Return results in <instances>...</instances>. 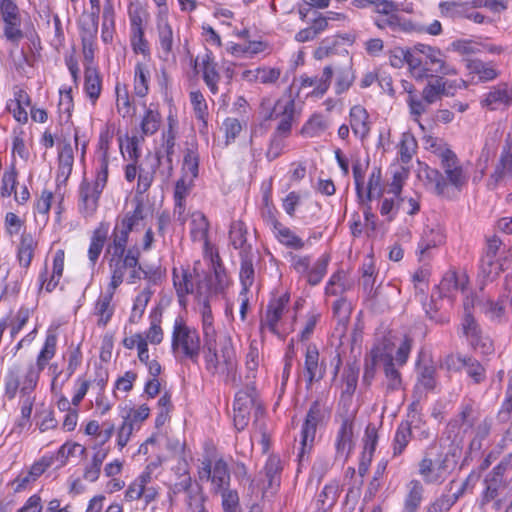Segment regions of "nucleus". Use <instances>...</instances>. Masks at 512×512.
Listing matches in <instances>:
<instances>
[{
  "instance_id": "nucleus-59",
  "label": "nucleus",
  "mask_w": 512,
  "mask_h": 512,
  "mask_svg": "<svg viewBox=\"0 0 512 512\" xmlns=\"http://www.w3.org/2000/svg\"><path fill=\"white\" fill-rule=\"evenodd\" d=\"M199 154L196 148L190 147L185 150L183 163H182V175L195 180L199 175Z\"/></svg>"
},
{
  "instance_id": "nucleus-27",
  "label": "nucleus",
  "mask_w": 512,
  "mask_h": 512,
  "mask_svg": "<svg viewBox=\"0 0 512 512\" xmlns=\"http://www.w3.org/2000/svg\"><path fill=\"white\" fill-rule=\"evenodd\" d=\"M389 62L391 66L400 68L404 63L409 67V71L414 79L422 78L424 75L418 55L414 54L410 50H404L402 48H396L390 52Z\"/></svg>"
},
{
  "instance_id": "nucleus-35",
  "label": "nucleus",
  "mask_w": 512,
  "mask_h": 512,
  "mask_svg": "<svg viewBox=\"0 0 512 512\" xmlns=\"http://www.w3.org/2000/svg\"><path fill=\"white\" fill-rule=\"evenodd\" d=\"M340 495V486L336 482L326 484L318 493L314 501L315 512H327L337 502Z\"/></svg>"
},
{
  "instance_id": "nucleus-13",
  "label": "nucleus",
  "mask_w": 512,
  "mask_h": 512,
  "mask_svg": "<svg viewBox=\"0 0 512 512\" xmlns=\"http://www.w3.org/2000/svg\"><path fill=\"white\" fill-rule=\"evenodd\" d=\"M463 333L471 348L481 354L490 355L494 352V345L489 336L484 335L473 315H467L462 320Z\"/></svg>"
},
{
  "instance_id": "nucleus-15",
  "label": "nucleus",
  "mask_w": 512,
  "mask_h": 512,
  "mask_svg": "<svg viewBox=\"0 0 512 512\" xmlns=\"http://www.w3.org/2000/svg\"><path fill=\"white\" fill-rule=\"evenodd\" d=\"M510 179H512V137L508 136L502 146L495 169L490 175L488 186L496 188Z\"/></svg>"
},
{
  "instance_id": "nucleus-53",
  "label": "nucleus",
  "mask_w": 512,
  "mask_h": 512,
  "mask_svg": "<svg viewBox=\"0 0 512 512\" xmlns=\"http://www.w3.org/2000/svg\"><path fill=\"white\" fill-rule=\"evenodd\" d=\"M273 234L278 242L287 248L301 250L305 247V241L284 224L274 230Z\"/></svg>"
},
{
  "instance_id": "nucleus-48",
  "label": "nucleus",
  "mask_w": 512,
  "mask_h": 512,
  "mask_svg": "<svg viewBox=\"0 0 512 512\" xmlns=\"http://www.w3.org/2000/svg\"><path fill=\"white\" fill-rule=\"evenodd\" d=\"M394 349L395 345L392 340L388 337H384L379 340L370 350L369 355L377 360L382 365L390 364L394 362Z\"/></svg>"
},
{
  "instance_id": "nucleus-16",
  "label": "nucleus",
  "mask_w": 512,
  "mask_h": 512,
  "mask_svg": "<svg viewBox=\"0 0 512 512\" xmlns=\"http://www.w3.org/2000/svg\"><path fill=\"white\" fill-rule=\"evenodd\" d=\"M421 68L424 75L422 78L415 79L416 81H424L429 77L441 74V75H457L458 71L455 66L448 63L443 55L442 51H438V54H430L427 58H422L418 55Z\"/></svg>"
},
{
  "instance_id": "nucleus-56",
  "label": "nucleus",
  "mask_w": 512,
  "mask_h": 512,
  "mask_svg": "<svg viewBox=\"0 0 512 512\" xmlns=\"http://www.w3.org/2000/svg\"><path fill=\"white\" fill-rule=\"evenodd\" d=\"M426 86L423 88L422 97L426 104H433L444 96L441 74L429 77Z\"/></svg>"
},
{
  "instance_id": "nucleus-32",
  "label": "nucleus",
  "mask_w": 512,
  "mask_h": 512,
  "mask_svg": "<svg viewBox=\"0 0 512 512\" xmlns=\"http://www.w3.org/2000/svg\"><path fill=\"white\" fill-rule=\"evenodd\" d=\"M350 126L355 136L365 139L370 133L369 114L361 105H354L350 109Z\"/></svg>"
},
{
  "instance_id": "nucleus-31",
  "label": "nucleus",
  "mask_w": 512,
  "mask_h": 512,
  "mask_svg": "<svg viewBox=\"0 0 512 512\" xmlns=\"http://www.w3.org/2000/svg\"><path fill=\"white\" fill-rule=\"evenodd\" d=\"M200 66L203 81L207 85L209 91L213 95H216L219 91L218 83L221 77L217 69V63L215 62L211 52H207L203 55Z\"/></svg>"
},
{
  "instance_id": "nucleus-9",
  "label": "nucleus",
  "mask_w": 512,
  "mask_h": 512,
  "mask_svg": "<svg viewBox=\"0 0 512 512\" xmlns=\"http://www.w3.org/2000/svg\"><path fill=\"white\" fill-rule=\"evenodd\" d=\"M197 474L200 481L211 483V491L215 494L227 490L230 486V470L223 458L214 461L204 458L198 467Z\"/></svg>"
},
{
  "instance_id": "nucleus-25",
  "label": "nucleus",
  "mask_w": 512,
  "mask_h": 512,
  "mask_svg": "<svg viewBox=\"0 0 512 512\" xmlns=\"http://www.w3.org/2000/svg\"><path fill=\"white\" fill-rule=\"evenodd\" d=\"M233 408L246 409L249 411L254 409L256 414L262 413L263 408L258 401V394L254 381L248 380L245 386L236 393Z\"/></svg>"
},
{
  "instance_id": "nucleus-49",
  "label": "nucleus",
  "mask_w": 512,
  "mask_h": 512,
  "mask_svg": "<svg viewBox=\"0 0 512 512\" xmlns=\"http://www.w3.org/2000/svg\"><path fill=\"white\" fill-rule=\"evenodd\" d=\"M115 33V10L111 0H106L102 13L101 39L108 44Z\"/></svg>"
},
{
  "instance_id": "nucleus-7",
  "label": "nucleus",
  "mask_w": 512,
  "mask_h": 512,
  "mask_svg": "<svg viewBox=\"0 0 512 512\" xmlns=\"http://www.w3.org/2000/svg\"><path fill=\"white\" fill-rule=\"evenodd\" d=\"M287 258L291 268L311 286H316L323 280L331 260L327 253L322 254L315 262H312L310 255L293 252L288 253Z\"/></svg>"
},
{
  "instance_id": "nucleus-64",
  "label": "nucleus",
  "mask_w": 512,
  "mask_h": 512,
  "mask_svg": "<svg viewBox=\"0 0 512 512\" xmlns=\"http://www.w3.org/2000/svg\"><path fill=\"white\" fill-rule=\"evenodd\" d=\"M327 128V123L324 117L320 114H314L302 126L300 133L309 138L319 136Z\"/></svg>"
},
{
  "instance_id": "nucleus-40",
  "label": "nucleus",
  "mask_w": 512,
  "mask_h": 512,
  "mask_svg": "<svg viewBox=\"0 0 512 512\" xmlns=\"http://www.w3.org/2000/svg\"><path fill=\"white\" fill-rule=\"evenodd\" d=\"M466 282L467 278L465 276H462L460 279L456 272L449 271L443 276L441 282L435 289L437 290L439 298H452L454 292L464 290Z\"/></svg>"
},
{
  "instance_id": "nucleus-52",
  "label": "nucleus",
  "mask_w": 512,
  "mask_h": 512,
  "mask_svg": "<svg viewBox=\"0 0 512 512\" xmlns=\"http://www.w3.org/2000/svg\"><path fill=\"white\" fill-rule=\"evenodd\" d=\"M436 383V369L432 365H425L419 370L414 394L432 391L436 387Z\"/></svg>"
},
{
  "instance_id": "nucleus-42",
  "label": "nucleus",
  "mask_w": 512,
  "mask_h": 512,
  "mask_svg": "<svg viewBox=\"0 0 512 512\" xmlns=\"http://www.w3.org/2000/svg\"><path fill=\"white\" fill-rule=\"evenodd\" d=\"M353 288L352 280L343 270L335 271L329 278L325 286L326 296H342Z\"/></svg>"
},
{
  "instance_id": "nucleus-63",
  "label": "nucleus",
  "mask_w": 512,
  "mask_h": 512,
  "mask_svg": "<svg viewBox=\"0 0 512 512\" xmlns=\"http://www.w3.org/2000/svg\"><path fill=\"white\" fill-rule=\"evenodd\" d=\"M4 23L3 33L7 41L13 45H18L24 38V33L21 29V17H15L2 20Z\"/></svg>"
},
{
  "instance_id": "nucleus-3",
  "label": "nucleus",
  "mask_w": 512,
  "mask_h": 512,
  "mask_svg": "<svg viewBox=\"0 0 512 512\" xmlns=\"http://www.w3.org/2000/svg\"><path fill=\"white\" fill-rule=\"evenodd\" d=\"M127 246V241L115 238H109L106 245L104 258L110 271L109 284L112 288H118L123 283L127 271H129L127 280L129 284H134L141 278V251L136 245Z\"/></svg>"
},
{
  "instance_id": "nucleus-23",
  "label": "nucleus",
  "mask_w": 512,
  "mask_h": 512,
  "mask_svg": "<svg viewBox=\"0 0 512 512\" xmlns=\"http://www.w3.org/2000/svg\"><path fill=\"white\" fill-rule=\"evenodd\" d=\"M304 371L308 389L314 381H320L325 375V367L319 363V351L316 345L309 344L306 348Z\"/></svg>"
},
{
  "instance_id": "nucleus-33",
  "label": "nucleus",
  "mask_w": 512,
  "mask_h": 512,
  "mask_svg": "<svg viewBox=\"0 0 512 512\" xmlns=\"http://www.w3.org/2000/svg\"><path fill=\"white\" fill-rule=\"evenodd\" d=\"M281 109L280 121L273 134L288 138L291 134L292 124L295 118V101L290 99L283 105L280 101L276 104V109Z\"/></svg>"
},
{
  "instance_id": "nucleus-18",
  "label": "nucleus",
  "mask_w": 512,
  "mask_h": 512,
  "mask_svg": "<svg viewBox=\"0 0 512 512\" xmlns=\"http://www.w3.org/2000/svg\"><path fill=\"white\" fill-rule=\"evenodd\" d=\"M480 416L479 408L473 400L469 399L460 404L458 414L455 418L450 420L448 425L452 428L462 430L463 433H467L474 429L475 425L480 420Z\"/></svg>"
},
{
  "instance_id": "nucleus-6",
  "label": "nucleus",
  "mask_w": 512,
  "mask_h": 512,
  "mask_svg": "<svg viewBox=\"0 0 512 512\" xmlns=\"http://www.w3.org/2000/svg\"><path fill=\"white\" fill-rule=\"evenodd\" d=\"M201 349V339L197 329L188 325L182 316H177L171 335V351L175 358L180 361L190 360L197 364Z\"/></svg>"
},
{
  "instance_id": "nucleus-17",
  "label": "nucleus",
  "mask_w": 512,
  "mask_h": 512,
  "mask_svg": "<svg viewBox=\"0 0 512 512\" xmlns=\"http://www.w3.org/2000/svg\"><path fill=\"white\" fill-rule=\"evenodd\" d=\"M480 104L490 111L504 109L512 104V89L507 83L492 86L482 95Z\"/></svg>"
},
{
  "instance_id": "nucleus-51",
  "label": "nucleus",
  "mask_w": 512,
  "mask_h": 512,
  "mask_svg": "<svg viewBox=\"0 0 512 512\" xmlns=\"http://www.w3.org/2000/svg\"><path fill=\"white\" fill-rule=\"evenodd\" d=\"M194 180L186 176H181V178L176 182L174 189V213L182 216L185 212V199L193 186Z\"/></svg>"
},
{
  "instance_id": "nucleus-20",
  "label": "nucleus",
  "mask_w": 512,
  "mask_h": 512,
  "mask_svg": "<svg viewBox=\"0 0 512 512\" xmlns=\"http://www.w3.org/2000/svg\"><path fill=\"white\" fill-rule=\"evenodd\" d=\"M445 241V235L439 227H425L422 231L417 245L416 254L420 261L428 259L432 255V250L442 245Z\"/></svg>"
},
{
  "instance_id": "nucleus-61",
  "label": "nucleus",
  "mask_w": 512,
  "mask_h": 512,
  "mask_svg": "<svg viewBox=\"0 0 512 512\" xmlns=\"http://www.w3.org/2000/svg\"><path fill=\"white\" fill-rule=\"evenodd\" d=\"M438 8L441 17L458 20L466 15L467 2L442 1L439 3Z\"/></svg>"
},
{
  "instance_id": "nucleus-41",
  "label": "nucleus",
  "mask_w": 512,
  "mask_h": 512,
  "mask_svg": "<svg viewBox=\"0 0 512 512\" xmlns=\"http://www.w3.org/2000/svg\"><path fill=\"white\" fill-rule=\"evenodd\" d=\"M457 361L474 384L479 385L486 381V369L480 361L474 357L460 354L457 355Z\"/></svg>"
},
{
  "instance_id": "nucleus-4",
  "label": "nucleus",
  "mask_w": 512,
  "mask_h": 512,
  "mask_svg": "<svg viewBox=\"0 0 512 512\" xmlns=\"http://www.w3.org/2000/svg\"><path fill=\"white\" fill-rule=\"evenodd\" d=\"M460 454L458 447L443 451L436 442H432L418 463V474L427 485H442L456 469Z\"/></svg>"
},
{
  "instance_id": "nucleus-43",
  "label": "nucleus",
  "mask_w": 512,
  "mask_h": 512,
  "mask_svg": "<svg viewBox=\"0 0 512 512\" xmlns=\"http://www.w3.org/2000/svg\"><path fill=\"white\" fill-rule=\"evenodd\" d=\"M176 131L171 124L164 134L163 148L165 151V169L160 171L164 180L170 179L173 174V155L175 154Z\"/></svg>"
},
{
  "instance_id": "nucleus-14",
  "label": "nucleus",
  "mask_w": 512,
  "mask_h": 512,
  "mask_svg": "<svg viewBox=\"0 0 512 512\" xmlns=\"http://www.w3.org/2000/svg\"><path fill=\"white\" fill-rule=\"evenodd\" d=\"M196 268L191 270L189 267H174L172 270L173 285L179 299V303L184 304L186 296L195 291L202 294L201 283L195 285L194 277L197 276Z\"/></svg>"
},
{
  "instance_id": "nucleus-55",
  "label": "nucleus",
  "mask_w": 512,
  "mask_h": 512,
  "mask_svg": "<svg viewBox=\"0 0 512 512\" xmlns=\"http://www.w3.org/2000/svg\"><path fill=\"white\" fill-rule=\"evenodd\" d=\"M247 231L242 222H233L229 231V239L235 249L240 250L241 253L252 254V249L247 244L246 238Z\"/></svg>"
},
{
  "instance_id": "nucleus-34",
  "label": "nucleus",
  "mask_w": 512,
  "mask_h": 512,
  "mask_svg": "<svg viewBox=\"0 0 512 512\" xmlns=\"http://www.w3.org/2000/svg\"><path fill=\"white\" fill-rule=\"evenodd\" d=\"M157 33L160 49L165 58L173 52L174 33L172 26L169 24L167 15H158L157 17Z\"/></svg>"
},
{
  "instance_id": "nucleus-44",
  "label": "nucleus",
  "mask_w": 512,
  "mask_h": 512,
  "mask_svg": "<svg viewBox=\"0 0 512 512\" xmlns=\"http://www.w3.org/2000/svg\"><path fill=\"white\" fill-rule=\"evenodd\" d=\"M412 428L410 421H401L398 425L392 442V456L398 457L403 454L412 439Z\"/></svg>"
},
{
  "instance_id": "nucleus-39",
  "label": "nucleus",
  "mask_w": 512,
  "mask_h": 512,
  "mask_svg": "<svg viewBox=\"0 0 512 512\" xmlns=\"http://www.w3.org/2000/svg\"><path fill=\"white\" fill-rule=\"evenodd\" d=\"M189 97L195 117L201 122L199 132L201 134H207L209 111L206 99L199 90L191 91Z\"/></svg>"
},
{
  "instance_id": "nucleus-1",
  "label": "nucleus",
  "mask_w": 512,
  "mask_h": 512,
  "mask_svg": "<svg viewBox=\"0 0 512 512\" xmlns=\"http://www.w3.org/2000/svg\"><path fill=\"white\" fill-rule=\"evenodd\" d=\"M57 350V336L48 332L36 361H30L27 365L15 363L11 365L4 377V395L8 400H13L16 395L33 394L39 383L42 371L54 358Z\"/></svg>"
},
{
  "instance_id": "nucleus-2",
  "label": "nucleus",
  "mask_w": 512,
  "mask_h": 512,
  "mask_svg": "<svg viewBox=\"0 0 512 512\" xmlns=\"http://www.w3.org/2000/svg\"><path fill=\"white\" fill-rule=\"evenodd\" d=\"M443 175L437 169L425 166L419 171V177L425 185L434 189L439 196L450 197L455 191L459 192L468 182V175L459 163L457 155L449 148L441 150L438 154Z\"/></svg>"
},
{
  "instance_id": "nucleus-11",
  "label": "nucleus",
  "mask_w": 512,
  "mask_h": 512,
  "mask_svg": "<svg viewBox=\"0 0 512 512\" xmlns=\"http://www.w3.org/2000/svg\"><path fill=\"white\" fill-rule=\"evenodd\" d=\"M510 465L507 459L501 460L484 478V490L481 493V506H485L499 497L509 485L505 473Z\"/></svg>"
},
{
  "instance_id": "nucleus-12",
  "label": "nucleus",
  "mask_w": 512,
  "mask_h": 512,
  "mask_svg": "<svg viewBox=\"0 0 512 512\" xmlns=\"http://www.w3.org/2000/svg\"><path fill=\"white\" fill-rule=\"evenodd\" d=\"M145 218V207L142 200L136 199L135 207L132 211H128L118 216L115 221L114 228L109 238H115L129 242L130 233Z\"/></svg>"
},
{
  "instance_id": "nucleus-26",
  "label": "nucleus",
  "mask_w": 512,
  "mask_h": 512,
  "mask_svg": "<svg viewBox=\"0 0 512 512\" xmlns=\"http://www.w3.org/2000/svg\"><path fill=\"white\" fill-rule=\"evenodd\" d=\"M116 289L108 284L105 293L100 294L95 302L94 314L98 317L97 325L99 327H106L114 315L115 306L112 304V300Z\"/></svg>"
},
{
  "instance_id": "nucleus-37",
  "label": "nucleus",
  "mask_w": 512,
  "mask_h": 512,
  "mask_svg": "<svg viewBox=\"0 0 512 512\" xmlns=\"http://www.w3.org/2000/svg\"><path fill=\"white\" fill-rule=\"evenodd\" d=\"M425 488L420 480L412 479L406 485L403 509L417 512L424 499Z\"/></svg>"
},
{
  "instance_id": "nucleus-24",
  "label": "nucleus",
  "mask_w": 512,
  "mask_h": 512,
  "mask_svg": "<svg viewBox=\"0 0 512 512\" xmlns=\"http://www.w3.org/2000/svg\"><path fill=\"white\" fill-rule=\"evenodd\" d=\"M353 447V422L343 419L335 439V458L346 461Z\"/></svg>"
},
{
  "instance_id": "nucleus-58",
  "label": "nucleus",
  "mask_w": 512,
  "mask_h": 512,
  "mask_svg": "<svg viewBox=\"0 0 512 512\" xmlns=\"http://www.w3.org/2000/svg\"><path fill=\"white\" fill-rule=\"evenodd\" d=\"M109 450L106 448L96 451L91 459V462L86 465L83 478L89 482L98 480L101 472V467L108 455Z\"/></svg>"
},
{
  "instance_id": "nucleus-45",
  "label": "nucleus",
  "mask_w": 512,
  "mask_h": 512,
  "mask_svg": "<svg viewBox=\"0 0 512 512\" xmlns=\"http://www.w3.org/2000/svg\"><path fill=\"white\" fill-rule=\"evenodd\" d=\"M151 480L152 472L148 466L128 485L124 495L125 500L133 502L142 499L145 492V485H148Z\"/></svg>"
},
{
  "instance_id": "nucleus-29",
  "label": "nucleus",
  "mask_w": 512,
  "mask_h": 512,
  "mask_svg": "<svg viewBox=\"0 0 512 512\" xmlns=\"http://www.w3.org/2000/svg\"><path fill=\"white\" fill-rule=\"evenodd\" d=\"M109 230L110 224L106 221H101L92 232L87 252L88 259L92 267H94L95 264L97 263L101 255V252L104 248V245L107 242Z\"/></svg>"
},
{
  "instance_id": "nucleus-8",
  "label": "nucleus",
  "mask_w": 512,
  "mask_h": 512,
  "mask_svg": "<svg viewBox=\"0 0 512 512\" xmlns=\"http://www.w3.org/2000/svg\"><path fill=\"white\" fill-rule=\"evenodd\" d=\"M327 410L320 400H315L306 414L300 432V448L298 453L299 461L302 462L313 446L317 427L323 423Z\"/></svg>"
},
{
  "instance_id": "nucleus-60",
  "label": "nucleus",
  "mask_w": 512,
  "mask_h": 512,
  "mask_svg": "<svg viewBox=\"0 0 512 512\" xmlns=\"http://www.w3.org/2000/svg\"><path fill=\"white\" fill-rule=\"evenodd\" d=\"M502 271L501 264L496 258L483 256L479 265V276L484 282H492Z\"/></svg>"
},
{
  "instance_id": "nucleus-28",
  "label": "nucleus",
  "mask_w": 512,
  "mask_h": 512,
  "mask_svg": "<svg viewBox=\"0 0 512 512\" xmlns=\"http://www.w3.org/2000/svg\"><path fill=\"white\" fill-rule=\"evenodd\" d=\"M208 232L209 222L206 216L200 211L192 213L190 222V237L193 242H200L203 244L205 255H208L212 251L208 241Z\"/></svg>"
},
{
  "instance_id": "nucleus-62",
  "label": "nucleus",
  "mask_w": 512,
  "mask_h": 512,
  "mask_svg": "<svg viewBox=\"0 0 512 512\" xmlns=\"http://www.w3.org/2000/svg\"><path fill=\"white\" fill-rule=\"evenodd\" d=\"M383 194L381 169L374 167L369 175V180L364 194V202H371L373 199L380 198Z\"/></svg>"
},
{
  "instance_id": "nucleus-30",
  "label": "nucleus",
  "mask_w": 512,
  "mask_h": 512,
  "mask_svg": "<svg viewBox=\"0 0 512 512\" xmlns=\"http://www.w3.org/2000/svg\"><path fill=\"white\" fill-rule=\"evenodd\" d=\"M57 160L56 182L58 185L65 184L72 173L74 164V152L70 142H64L59 148Z\"/></svg>"
},
{
  "instance_id": "nucleus-5",
  "label": "nucleus",
  "mask_w": 512,
  "mask_h": 512,
  "mask_svg": "<svg viewBox=\"0 0 512 512\" xmlns=\"http://www.w3.org/2000/svg\"><path fill=\"white\" fill-rule=\"evenodd\" d=\"M201 351L205 368L211 374L230 372L236 367V352L228 335L204 339Z\"/></svg>"
},
{
  "instance_id": "nucleus-46",
  "label": "nucleus",
  "mask_w": 512,
  "mask_h": 512,
  "mask_svg": "<svg viewBox=\"0 0 512 512\" xmlns=\"http://www.w3.org/2000/svg\"><path fill=\"white\" fill-rule=\"evenodd\" d=\"M151 73L149 67L142 62H137L134 67V93L138 97H145L149 93Z\"/></svg>"
},
{
  "instance_id": "nucleus-10",
  "label": "nucleus",
  "mask_w": 512,
  "mask_h": 512,
  "mask_svg": "<svg viewBox=\"0 0 512 512\" xmlns=\"http://www.w3.org/2000/svg\"><path fill=\"white\" fill-rule=\"evenodd\" d=\"M289 301V294L284 293L279 297L271 299L267 304L266 310L261 315L259 323L262 342L265 341L267 331L282 340L285 338V334H282L279 330V323L283 315L288 311Z\"/></svg>"
},
{
  "instance_id": "nucleus-50",
  "label": "nucleus",
  "mask_w": 512,
  "mask_h": 512,
  "mask_svg": "<svg viewBox=\"0 0 512 512\" xmlns=\"http://www.w3.org/2000/svg\"><path fill=\"white\" fill-rule=\"evenodd\" d=\"M241 264L239 271V278L241 283V290L249 292L251 286L255 281V270L253 266V255L248 253H241Z\"/></svg>"
},
{
  "instance_id": "nucleus-47",
  "label": "nucleus",
  "mask_w": 512,
  "mask_h": 512,
  "mask_svg": "<svg viewBox=\"0 0 512 512\" xmlns=\"http://www.w3.org/2000/svg\"><path fill=\"white\" fill-rule=\"evenodd\" d=\"M99 18L95 13H90L88 17L79 22V34L81 45L97 44Z\"/></svg>"
},
{
  "instance_id": "nucleus-19",
  "label": "nucleus",
  "mask_w": 512,
  "mask_h": 512,
  "mask_svg": "<svg viewBox=\"0 0 512 512\" xmlns=\"http://www.w3.org/2000/svg\"><path fill=\"white\" fill-rule=\"evenodd\" d=\"M282 470L283 465L280 457L275 454L270 455L265 462L263 470L260 472V475H263L260 481L262 482L261 489L264 493L276 492L281 483Z\"/></svg>"
},
{
  "instance_id": "nucleus-21",
  "label": "nucleus",
  "mask_w": 512,
  "mask_h": 512,
  "mask_svg": "<svg viewBox=\"0 0 512 512\" xmlns=\"http://www.w3.org/2000/svg\"><path fill=\"white\" fill-rule=\"evenodd\" d=\"M209 257L213 269V276L207 278L209 282L207 284V291L214 294L223 293L230 285V278L219 254L211 251Z\"/></svg>"
},
{
  "instance_id": "nucleus-38",
  "label": "nucleus",
  "mask_w": 512,
  "mask_h": 512,
  "mask_svg": "<svg viewBox=\"0 0 512 512\" xmlns=\"http://www.w3.org/2000/svg\"><path fill=\"white\" fill-rule=\"evenodd\" d=\"M37 247V241L31 233L23 232L20 237V242L17 247V260L19 265L28 269L34 258L35 249Z\"/></svg>"
},
{
  "instance_id": "nucleus-22",
  "label": "nucleus",
  "mask_w": 512,
  "mask_h": 512,
  "mask_svg": "<svg viewBox=\"0 0 512 512\" xmlns=\"http://www.w3.org/2000/svg\"><path fill=\"white\" fill-rule=\"evenodd\" d=\"M104 189L84 179L79 186V207L85 215H92L97 207Z\"/></svg>"
},
{
  "instance_id": "nucleus-36",
  "label": "nucleus",
  "mask_w": 512,
  "mask_h": 512,
  "mask_svg": "<svg viewBox=\"0 0 512 512\" xmlns=\"http://www.w3.org/2000/svg\"><path fill=\"white\" fill-rule=\"evenodd\" d=\"M84 91L90 102L95 105L102 92V76L97 67H86Z\"/></svg>"
},
{
  "instance_id": "nucleus-54",
  "label": "nucleus",
  "mask_w": 512,
  "mask_h": 512,
  "mask_svg": "<svg viewBox=\"0 0 512 512\" xmlns=\"http://www.w3.org/2000/svg\"><path fill=\"white\" fill-rule=\"evenodd\" d=\"M152 295L153 292L150 288H144L136 295L128 319L130 324H137L141 321Z\"/></svg>"
},
{
  "instance_id": "nucleus-57",
  "label": "nucleus",
  "mask_w": 512,
  "mask_h": 512,
  "mask_svg": "<svg viewBox=\"0 0 512 512\" xmlns=\"http://www.w3.org/2000/svg\"><path fill=\"white\" fill-rule=\"evenodd\" d=\"M359 366L353 363H347L342 372V393L352 396L357 388L359 378Z\"/></svg>"
}]
</instances>
